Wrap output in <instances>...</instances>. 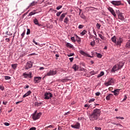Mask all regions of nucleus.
Instances as JSON below:
<instances>
[{"mask_svg":"<svg viewBox=\"0 0 130 130\" xmlns=\"http://www.w3.org/2000/svg\"><path fill=\"white\" fill-rule=\"evenodd\" d=\"M100 115H101V110L95 109L93 110L91 114L88 115V118L91 121H94V120H97Z\"/></svg>","mask_w":130,"mask_h":130,"instance_id":"1","label":"nucleus"},{"mask_svg":"<svg viewBox=\"0 0 130 130\" xmlns=\"http://www.w3.org/2000/svg\"><path fill=\"white\" fill-rule=\"evenodd\" d=\"M37 112V111H36L31 115V117L33 120H37V119H39V118H40V117L41 116V115L42 114L41 112H39L36 114Z\"/></svg>","mask_w":130,"mask_h":130,"instance_id":"2","label":"nucleus"},{"mask_svg":"<svg viewBox=\"0 0 130 130\" xmlns=\"http://www.w3.org/2000/svg\"><path fill=\"white\" fill-rule=\"evenodd\" d=\"M115 82V79L114 78H110L108 79V81L107 82H105V86L106 87H108V86H110L111 85H113Z\"/></svg>","mask_w":130,"mask_h":130,"instance_id":"3","label":"nucleus"},{"mask_svg":"<svg viewBox=\"0 0 130 130\" xmlns=\"http://www.w3.org/2000/svg\"><path fill=\"white\" fill-rule=\"evenodd\" d=\"M52 98V93L49 92H46L44 94V99L45 100H48Z\"/></svg>","mask_w":130,"mask_h":130,"instance_id":"4","label":"nucleus"},{"mask_svg":"<svg viewBox=\"0 0 130 130\" xmlns=\"http://www.w3.org/2000/svg\"><path fill=\"white\" fill-rule=\"evenodd\" d=\"M57 71L54 70H50L47 73L46 76H54V75H56Z\"/></svg>","mask_w":130,"mask_h":130,"instance_id":"5","label":"nucleus"},{"mask_svg":"<svg viewBox=\"0 0 130 130\" xmlns=\"http://www.w3.org/2000/svg\"><path fill=\"white\" fill-rule=\"evenodd\" d=\"M22 77L24 78V79H27L28 78H32V73L29 72V73H27V72H24L22 74Z\"/></svg>","mask_w":130,"mask_h":130,"instance_id":"6","label":"nucleus"},{"mask_svg":"<svg viewBox=\"0 0 130 130\" xmlns=\"http://www.w3.org/2000/svg\"><path fill=\"white\" fill-rule=\"evenodd\" d=\"M111 4H112L113 6H120L121 5V1H113L110 2Z\"/></svg>","mask_w":130,"mask_h":130,"instance_id":"7","label":"nucleus"},{"mask_svg":"<svg viewBox=\"0 0 130 130\" xmlns=\"http://www.w3.org/2000/svg\"><path fill=\"white\" fill-rule=\"evenodd\" d=\"M42 79V77H35L34 78V82L35 84H36L37 83H40V81H41Z\"/></svg>","mask_w":130,"mask_h":130,"instance_id":"8","label":"nucleus"},{"mask_svg":"<svg viewBox=\"0 0 130 130\" xmlns=\"http://www.w3.org/2000/svg\"><path fill=\"white\" fill-rule=\"evenodd\" d=\"M71 127L73 128H76V129H80L81 127V124L79 122H77L75 125H71Z\"/></svg>","mask_w":130,"mask_h":130,"instance_id":"9","label":"nucleus"},{"mask_svg":"<svg viewBox=\"0 0 130 130\" xmlns=\"http://www.w3.org/2000/svg\"><path fill=\"white\" fill-rule=\"evenodd\" d=\"M123 42V39L122 38H119L117 40V42L116 43V45H119V46H120L121 45V43Z\"/></svg>","mask_w":130,"mask_h":130,"instance_id":"10","label":"nucleus"},{"mask_svg":"<svg viewBox=\"0 0 130 130\" xmlns=\"http://www.w3.org/2000/svg\"><path fill=\"white\" fill-rule=\"evenodd\" d=\"M32 66H33V64L32 63V62H31V61H28L26 63V66L25 67V69L29 70V69H31V68H32Z\"/></svg>","mask_w":130,"mask_h":130,"instance_id":"11","label":"nucleus"},{"mask_svg":"<svg viewBox=\"0 0 130 130\" xmlns=\"http://www.w3.org/2000/svg\"><path fill=\"white\" fill-rule=\"evenodd\" d=\"M117 71H119L118 68L117 67V65L115 64L111 70V73H115V72H117Z\"/></svg>","mask_w":130,"mask_h":130,"instance_id":"12","label":"nucleus"},{"mask_svg":"<svg viewBox=\"0 0 130 130\" xmlns=\"http://www.w3.org/2000/svg\"><path fill=\"white\" fill-rule=\"evenodd\" d=\"M108 10L109 12H111V13L112 14V15H113V16H114V17H116V14H115V12L113 10V8L109 7V8H108Z\"/></svg>","mask_w":130,"mask_h":130,"instance_id":"13","label":"nucleus"},{"mask_svg":"<svg viewBox=\"0 0 130 130\" xmlns=\"http://www.w3.org/2000/svg\"><path fill=\"white\" fill-rule=\"evenodd\" d=\"M38 4L37 1H33L32 3H31L27 7V8L26 9V10H28L30 7H34V6H36Z\"/></svg>","mask_w":130,"mask_h":130,"instance_id":"14","label":"nucleus"},{"mask_svg":"<svg viewBox=\"0 0 130 130\" xmlns=\"http://www.w3.org/2000/svg\"><path fill=\"white\" fill-rule=\"evenodd\" d=\"M124 66V62L120 61L119 63L117 64V68L118 70H120Z\"/></svg>","mask_w":130,"mask_h":130,"instance_id":"15","label":"nucleus"},{"mask_svg":"<svg viewBox=\"0 0 130 130\" xmlns=\"http://www.w3.org/2000/svg\"><path fill=\"white\" fill-rule=\"evenodd\" d=\"M120 91V89H114V91H112V93H114V95L115 96H118L119 94Z\"/></svg>","mask_w":130,"mask_h":130,"instance_id":"16","label":"nucleus"},{"mask_svg":"<svg viewBox=\"0 0 130 130\" xmlns=\"http://www.w3.org/2000/svg\"><path fill=\"white\" fill-rule=\"evenodd\" d=\"M67 15V13H62L59 18V21L60 22H62V21H63V18L66 17V16Z\"/></svg>","mask_w":130,"mask_h":130,"instance_id":"17","label":"nucleus"},{"mask_svg":"<svg viewBox=\"0 0 130 130\" xmlns=\"http://www.w3.org/2000/svg\"><path fill=\"white\" fill-rule=\"evenodd\" d=\"M118 19L121 20V21H124V17L123 16L122 13H119L118 15Z\"/></svg>","mask_w":130,"mask_h":130,"instance_id":"18","label":"nucleus"},{"mask_svg":"<svg viewBox=\"0 0 130 130\" xmlns=\"http://www.w3.org/2000/svg\"><path fill=\"white\" fill-rule=\"evenodd\" d=\"M32 93V92L31 91V90H28L25 94H24L23 95V98H25L28 96H30V95H31V93Z\"/></svg>","mask_w":130,"mask_h":130,"instance_id":"19","label":"nucleus"},{"mask_svg":"<svg viewBox=\"0 0 130 130\" xmlns=\"http://www.w3.org/2000/svg\"><path fill=\"white\" fill-rule=\"evenodd\" d=\"M112 97H113V94L112 93H109L106 97V100H107V101H110V98H112Z\"/></svg>","mask_w":130,"mask_h":130,"instance_id":"20","label":"nucleus"},{"mask_svg":"<svg viewBox=\"0 0 130 130\" xmlns=\"http://www.w3.org/2000/svg\"><path fill=\"white\" fill-rule=\"evenodd\" d=\"M72 69L74 70L75 72H77L79 70V66L74 64L72 67Z\"/></svg>","mask_w":130,"mask_h":130,"instance_id":"21","label":"nucleus"},{"mask_svg":"<svg viewBox=\"0 0 130 130\" xmlns=\"http://www.w3.org/2000/svg\"><path fill=\"white\" fill-rule=\"evenodd\" d=\"M34 23L35 25H38V26H41V24H39V22L38 21V19L37 18H35L34 20Z\"/></svg>","mask_w":130,"mask_h":130,"instance_id":"22","label":"nucleus"},{"mask_svg":"<svg viewBox=\"0 0 130 130\" xmlns=\"http://www.w3.org/2000/svg\"><path fill=\"white\" fill-rule=\"evenodd\" d=\"M79 15L80 16V18H81V19H83V20H86V19L87 18V17H86V16L84 15V13L81 14V12H80Z\"/></svg>","mask_w":130,"mask_h":130,"instance_id":"23","label":"nucleus"},{"mask_svg":"<svg viewBox=\"0 0 130 130\" xmlns=\"http://www.w3.org/2000/svg\"><path fill=\"white\" fill-rule=\"evenodd\" d=\"M112 42H113V43H115L116 44V36H114L113 37L111 38Z\"/></svg>","mask_w":130,"mask_h":130,"instance_id":"24","label":"nucleus"},{"mask_svg":"<svg viewBox=\"0 0 130 130\" xmlns=\"http://www.w3.org/2000/svg\"><path fill=\"white\" fill-rule=\"evenodd\" d=\"M99 35V37L102 39V40H103V41H105L106 40V38H105V37H104L103 36V35L100 34H98Z\"/></svg>","mask_w":130,"mask_h":130,"instance_id":"25","label":"nucleus"},{"mask_svg":"<svg viewBox=\"0 0 130 130\" xmlns=\"http://www.w3.org/2000/svg\"><path fill=\"white\" fill-rule=\"evenodd\" d=\"M66 45L69 48H73V47L74 46L72 44H71L70 43H67Z\"/></svg>","mask_w":130,"mask_h":130,"instance_id":"26","label":"nucleus"},{"mask_svg":"<svg viewBox=\"0 0 130 130\" xmlns=\"http://www.w3.org/2000/svg\"><path fill=\"white\" fill-rule=\"evenodd\" d=\"M35 14H37V13H36V10H35V11H31V12H30L29 13V14H28V17L31 16H33V15H35Z\"/></svg>","mask_w":130,"mask_h":130,"instance_id":"27","label":"nucleus"},{"mask_svg":"<svg viewBox=\"0 0 130 130\" xmlns=\"http://www.w3.org/2000/svg\"><path fill=\"white\" fill-rule=\"evenodd\" d=\"M102 76H104V72L103 71L101 72V73L98 75L97 78H100L102 77Z\"/></svg>","mask_w":130,"mask_h":130,"instance_id":"28","label":"nucleus"},{"mask_svg":"<svg viewBox=\"0 0 130 130\" xmlns=\"http://www.w3.org/2000/svg\"><path fill=\"white\" fill-rule=\"evenodd\" d=\"M87 31L86 30V29H84L82 31V32L80 33V35L81 36H84V35H85Z\"/></svg>","mask_w":130,"mask_h":130,"instance_id":"29","label":"nucleus"},{"mask_svg":"<svg viewBox=\"0 0 130 130\" xmlns=\"http://www.w3.org/2000/svg\"><path fill=\"white\" fill-rule=\"evenodd\" d=\"M80 53H81L82 54V55H84V56L86 55H87V54H88L83 50H81L80 52Z\"/></svg>","mask_w":130,"mask_h":130,"instance_id":"30","label":"nucleus"},{"mask_svg":"<svg viewBox=\"0 0 130 130\" xmlns=\"http://www.w3.org/2000/svg\"><path fill=\"white\" fill-rule=\"evenodd\" d=\"M125 47L127 48H130V41H128L126 44V45H125Z\"/></svg>","mask_w":130,"mask_h":130,"instance_id":"31","label":"nucleus"},{"mask_svg":"<svg viewBox=\"0 0 130 130\" xmlns=\"http://www.w3.org/2000/svg\"><path fill=\"white\" fill-rule=\"evenodd\" d=\"M17 64L15 63V64H12L11 65V67H12V69H13V70H16V69H17Z\"/></svg>","mask_w":130,"mask_h":130,"instance_id":"32","label":"nucleus"},{"mask_svg":"<svg viewBox=\"0 0 130 130\" xmlns=\"http://www.w3.org/2000/svg\"><path fill=\"white\" fill-rule=\"evenodd\" d=\"M96 44V43L95 42V40H93L90 42V45L91 46L94 47L95 46V45Z\"/></svg>","mask_w":130,"mask_h":130,"instance_id":"33","label":"nucleus"},{"mask_svg":"<svg viewBox=\"0 0 130 130\" xmlns=\"http://www.w3.org/2000/svg\"><path fill=\"white\" fill-rule=\"evenodd\" d=\"M70 79H68V78H66L65 79H62L61 80V82H62V83H64V82H68V81H69Z\"/></svg>","mask_w":130,"mask_h":130,"instance_id":"34","label":"nucleus"},{"mask_svg":"<svg viewBox=\"0 0 130 130\" xmlns=\"http://www.w3.org/2000/svg\"><path fill=\"white\" fill-rule=\"evenodd\" d=\"M69 22V17H66L65 19H64V23L65 24H68Z\"/></svg>","mask_w":130,"mask_h":130,"instance_id":"35","label":"nucleus"},{"mask_svg":"<svg viewBox=\"0 0 130 130\" xmlns=\"http://www.w3.org/2000/svg\"><path fill=\"white\" fill-rule=\"evenodd\" d=\"M54 127V125H50L48 126H46L45 128H53Z\"/></svg>","mask_w":130,"mask_h":130,"instance_id":"36","label":"nucleus"},{"mask_svg":"<svg viewBox=\"0 0 130 130\" xmlns=\"http://www.w3.org/2000/svg\"><path fill=\"white\" fill-rule=\"evenodd\" d=\"M96 27L97 29H98V30H99L100 29V28L101 27V24L97 23L96 24Z\"/></svg>","mask_w":130,"mask_h":130,"instance_id":"37","label":"nucleus"},{"mask_svg":"<svg viewBox=\"0 0 130 130\" xmlns=\"http://www.w3.org/2000/svg\"><path fill=\"white\" fill-rule=\"evenodd\" d=\"M61 13H62V11L57 12L56 13V16H57V17H59V16H60V14H61Z\"/></svg>","mask_w":130,"mask_h":130,"instance_id":"38","label":"nucleus"},{"mask_svg":"<svg viewBox=\"0 0 130 130\" xmlns=\"http://www.w3.org/2000/svg\"><path fill=\"white\" fill-rule=\"evenodd\" d=\"M97 57H99V58H101L102 57V55L99 53H97Z\"/></svg>","mask_w":130,"mask_h":130,"instance_id":"39","label":"nucleus"},{"mask_svg":"<svg viewBox=\"0 0 130 130\" xmlns=\"http://www.w3.org/2000/svg\"><path fill=\"white\" fill-rule=\"evenodd\" d=\"M68 56H69V57H71V56H73L74 55H75V54L74 53H71L70 54H68Z\"/></svg>","mask_w":130,"mask_h":130,"instance_id":"40","label":"nucleus"},{"mask_svg":"<svg viewBox=\"0 0 130 130\" xmlns=\"http://www.w3.org/2000/svg\"><path fill=\"white\" fill-rule=\"evenodd\" d=\"M95 101V99H90L88 101L89 103H91V102H94Z\"/></svg>","mask_w":130,"mask_h":130,"instance_id":"41","label":"nucleus"},{"mask_svg":"<svg viewBox=\"0 0 130 130\" xmlns=\"http://www.w3.org/2000/svg\"><path fill=\"white\" fill-rule=\"evenodd\" d=\"M84 28V25H79L78 26V29H83Z\"/></svg>","mask_w":130,"mask_h":130,"instance_id":"42","label":"nucleus"},{"mask_svg":"<svg viewBox=\"0 0 130 130\" xmlns=\"http://www.w3.org/2000/svg\"><path fill=\"white\" fill-rule=\"evenodd\" d=\"M61 8H62V6L60 5L56 7V10H57V11H58L59 10H60V9H61Z\"/></svg>","mask_w":130,"mask_h":130,"instance_id":"43","label":"nucleus"},{"mask_svg":"<svg viewBox=\"0 0 130 130\" xmlns=\"http://www.w3.org/2000/svg\"><path fill=\"white\" fill-rule=\"evenodd\" d=\"M0 90L4 91V90H5V87L3 85H0Z\"/></svg>","mask_w":130,"mask_h":130,"instance_id":"44","label":"nucleus"},{"mask_svg":"<svg viewBox=\"0 0 130 130\" xmlns=\"http://www.w3.org/2000/svg\"><path fill=\"white\" fill-rule=\"evenodd\" d=\"M5 80H11V78L10 76H5Z\"/></svg>","mask_w":130,"mask_h":130,"instance_id":"45","label":"nucleus"},{"mask_svg":"<svg viewBox=\"0 0 130 130\" xmlns=\"http://www.w3.org/2000/svg\"><path fill=\"white\" fill-rule=\"evenodd\" d=\"M126 99H127V96L126 95H124V99H123V100L122 101V102H124V101L125 100H126Z\"/></svg>","mask_w":130,"mask_h":130,"instance_id":"46","label":"nucleus"},{"mask_svg":"<svg viewBox=\"0 0 130 130\" xmlns=\"http://www.w3.org/2000/svg\"><path fill=\"white\" fill-rule=\"evenodd\" d=\"M116 118L117 119H124V118L123 117H116Z\"/></svg>","mask_w":130,"mask_h":130,"instance_id":"47","label":"nucleus"},{"mask_svg":"<svg viewBox=\"0 0 130 130\" xmlns=\"http://www.w3.org/2000/svg\"><path fill=\"white\" fill-rule=\"evenodd\" d=\"M32 42H33V43H35V44H36V45H38V43L37 42H36V41H35V39H34L32 40Z\"/></svg>","mask_w":130,"mask_h":130,"instance_id":"48","label":"nucleus"},{"mask_svg":"<svg viewBox=\"0 0 130 130\" xmlns=\"http://www.w3.org/2000/svg\"><path fill=\"white\" fill-rule=\"evenodd\" d=\"M71 40L73 42H76V40H75V37H72L71 38Z\"/></svg>","mask_w":130,"mask_h":130,"instance_id":"49","label":"nucleus"},{"mask_svg":"<svg viewBox=\"0 0 130 130\" xmlns=\"http://www.w3.org/2000/svg\"><path fill=\"white\" fill-rule=\"evenodd\" d=\"M30 29H27V31L26 32V35H29L30 34Z\"/></svg>","mask_w":130,"mask_h":130,"instance_id":"50","label":"nucleus"},{"mask_svg":"<svg viewBox=\"0 0 130 130\" xmlns=\"http://www.w3.org/2000/svg\"><path fill=\"white\" fill-rule=\"evenodd\" d=\"M94 129H95V130H101V127H95Z\"/></svg>","mask_w":130,"mask_h":130,"instance_id":"51","label":"nucleus"},{"mask_svg":"<svg viewBox=\"0 0 130 130\" xmlns=\"http://www.w3.org/2000/svg\"><path fill=\"white\" fill-rule=\"evenodd\" d=\"M77 41L78 42V43H79V42H81V38H78V39H77Z\"/></svg>","mask_w":130,"mask_h":130,"instance_id":"52","label":"nucleus"},{"mask_svg":"<svg viewBox=\"0 0 130 130\" xmlns=\"http://www.w3.org/2000/svg\"><path fill=\"white\" fill-rule=\"evenodd\" d=\"M5 125H6V126H9V125H10V123H8V122H5L4 123Z\"/></svg>","mask_w":130,"mask_h":130,"instance_id":"53","label":"nucleus"},{"mask_svg":"<svg viewBox=\"0 0 130 130\" xmlns=\"http://www.w3.org/2000/svg\"><path fill=\"white\" fill-rule=\"evenodd\" d=\"M71 62H73V60H74V57H71L69 58Z\"/></svg>","mask_w":130,"mask_h":130,"instance_id":"54","label":"nucleus"},{"mask_svg":"<svg viewBox=\"0 0 130 130\" xmlns=\"http://www.w3.org/2000/svg\"><path fill=\"white\" fill-rule=\"evenodd\" d=\"M29 130H36V127H31L30 128H29Z\"/></svg>","mask_w":130,"mask_h":130,"instance_id":"55","label":"nucleus"},{"mask_svg":"<svg viewBox=\"0 0 130 130\" xmlns=\"http://www.w3.org/2000/svg\"><path fill=\"white\" fill-rule=\"evenodd\" d=\"M96 96H100V92H97L95 93Z\"/></svg>","mask_w":130,"mask_h":130,"instance_id":"56","label":"nucleus"},{"mask_svg":"<svg viewBox=\"0 0 130 130\" xmlns=\"http://www.w3.org/2000/svg\"><path fill=\"white\" fill-rule=\"evenodd\" d=\"M117 126H119L120 127H123V126L121 125V124H120V123H118L117 124Z\"/></svg>","mask_w":130,"mask_h":130,"instance_id":"57","label":"nucleus"},{"mask_svg":"<svg viewBox=\"0 0 130 130\" xmlns=\"http://www.w3.org/2000/svg\"><path fill=\"white\" fill-rule=\"evenodd\" d=\"M42 103H36V105H37V106H39L40 104H42Z\"/></svg>","mask_w":130,"mask_h":130,"instance_id":"58","label":"nucleus"},{"mask_svg":"<svg viewBox=\"0 0 130 130\" xmlns=\"http://www.w3.org/2000/svg\"><path fill=\"white\" fill-rule=\"evenodd\" d=\"M84 107H88V108H89V107H90V106H89V104L84 105Z\"/></svg>","mask_w":130,"mask_h":130,"instance_id":"59","label":"nucleus"},{"mask_svg":"<svg viewBox=\"0 0 130 130\" xmlns=\"http://www.w3.org/2000/svg\"><path fill=\"white\" fill-rule=\"evenodd\" d=\"M71 113V112L69 111L64 114V115H69Z\"/></svg>","mask_w":130,"mask_h":130,"instance_id":"60","label":"nucleus"},{"mask_svg":"<svg viewBox=\"0 0 130 130\" xmlns=\"http://www.w3.org/2000/svg\"><path fill=\"white\" fill-rule=\"evenodd\" d=\"M93 34L95 35L94 37H97V35L96 34V31L95 30L93 31Z\"/></svg>","mask_w":130,"mask_h":130,"instance_id":"61","label":"nucleus"},{"mask_svg":"<svg viewBox=\"0 0 130 130\" xmlns=\"http://www.w3.org/2000/svg\"><path fill=\"white\" fill-rule=\"evenodd\" d=\"M21 37L22 38L25 36V32H23L22 34H21Z\"/></svg>","mask_w":130,"mask_h":130,"instance_id":"62","label":"nucleus"},{"mask_svg":"<svg viewBox=\"0 0 130 130\" xmlns=\"http://www.w3.org/2000/svg\"><path fill=\"white\" fill-rule=\"evenodd\" d=\"M90 74H91V75H95V72H94V71H91V72H90Z\"/></svg>","mask_w":130,"mask_h":130,"instance_id":"63","label":"nucleus"},{"mask_svg":"<svg viewBox=\"0 0 130 130\" xmlns=\"http://www.w3.org/2000/svg\"><path fill=\"white\" fill-rule=\"evenodd\" d=\"M39 70L40 71H43V70H44V67H40Z\"/></svg>","mask_w":130,"mask_h":130,"instance_id":"64","label":"nucleus"}]
</instances>
